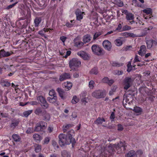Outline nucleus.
I'll return each mask as SVG.
<instances>
[{"label":"nucleus","mask_w":157,"mask_h":157,"mask_svg":"<svg viewBox=\"0 0 157 157\" xmlns=\"http://www.w3.org/2000/svg\"><path fill=\"white\" fill-rule=\"evenodd\" d=\"M74 132V130L71 129L66 134H60L58 136L59 143L60 145L62 146L71 143L72 147H74L76 141L75 139L72 137V136L71 133H73Z\"/></svg>","instance_id":"1"},{"label":"nucleus","mask_w":157,"mask_h":157,"mask_svg":"<svg viewBox=\"0 0 157 157\" xmlns=\"http://www.w3.org/2000/svg\"><path fill=\"white\" fill-rule=\"evenodd\" d=\"M91 48L93 53L97 56L103 55L105 53V52L102 48L97 44L93 45Z\"/></svg>","instance_id":"2"},{"label":"nucleus","mask_w":157,"mask_h":157,"mask_svg":"<svg viewBox=\"0 0 157 157\" xmlns=\"http://www.w3.org/2000/svg\"><path fill=\"white\" fill-rule=\"evenodd\" d=\"M81 64V62L76 58H73L69 62L70 67L73 71H76L77 68L79 67Z\"/></svg>","instance_id":"3"},{"label":"nucleus","mask_w":157,"mask_h":157,"mask_svg":"<svg viewBox=\"0 0 157 157\" xmlns=\"http://www.w3.org/2000/svg\"><path fill=\"white\" fill-rule=\"evenodd\" d=\"M92 95L97 99L104 98L105 96L106 92L105 90H96L92 92Z\"/></svg>","instance_id":"4"},{"label":"nucleus","mask_w":157,"mask_h":157,"mask_svg":"<svg viewBox=\"0 0 157 157\" xmlns=\"http://www.w3.org/2000/svg\"><path fill=\"white\" fill-rule=\"evenodd\" d=\"M47 124V123L41 121L36 124L34 130L35 132L43 131L46 128Z\"/></svg>","instance_id":"5"},{"label":"nucleus","mask_w":157,"mask_h":157,"mask_svg":"<svg viewBox=\"0 0 157 157\" xmlns=\"http://www.w3.org/2000/svg\"><path fill=\"white\" fill-rule=\"evenodd\" d=\"M132 96L130 94H124L123 96V101H122L123 105L124 106V105L126 104L127 103L130 104V101H131L132 100Z\"/></svg>","instance_id":"6"},{"label":"nucleus","mask_w":157,"mask_h":157,"mask_svg":"<svg viewBox=\"0 0 157 157\" xmlns=\"http://www.w3.org/2000/svg\"><path fill=\"white\" fill-rule=\"evenodd\" d=\"M132 81L131 78L127 77L125 78L124 82V90H127L130 87Z\"/></svg>","instance_id":"7"},{"label":"nucleus","mask_w":157,"mask_h":157,"mask_svg":"<svg viewBox=\"0 0 157 157\" xmlns=\"http://www.w3.org/2000/svg\"><path fill=\"white\" fill-rule=\"evenodd\" d=\"M102 44L105 49L109 51H111L112 47V45L111 43L109 40H106L104 41Z\"/></svg>","instance_id":"8"},{"label":"nucleus","mask_w":157,"mask_h":157,"mask_svg":"<svg viewBox=\"0 0 157 157\" xmlns=\"http://www.w3.org/2000/svg\"><path fill=\"white\" fill-rule=\"evenodd\" d=\"M77 54L85 60H87L90 59L89 55L83 51H81L78 52Z\"/></svg>","instance_id":"9"},{"label":"nucleus","mask_w":157,"mask_h":157,"mask_svg":"<svg viewBox=\"0 0 157 157\" xmlns=\"http://www.w3.org/2000/svg\"><path fill=\"white\" fill-rule=\"evenodd\" d=\"M47 100L50 103L53 104L55 106H57L59 104V102L57 101V97H48Z\"/></svg>","instance_id":"10"},{"label":"nucleus","mask_w":157,"mask_h":157,"mask_svg":"<svg viewBox=\"0 0 157 157\" xmlns=\"http://www.w3.org/2000/svg\"><path fill=\"white\" fill-rule=\"evenodd\" d=\"M13 53V52L11 51L6 52L4 49H2L0 51V58L9 56Z\"/></svg>","instance_id":"11"},{"label":"nucleus","mask_w":157,"mask_h":157,"mask_svg":"<svg viewBox=\"0 0 157 157\" xmlns=\"http://www.w3.org/2000/svg\"><path fill=\"white\" fill-rule=\"evenodd\" d=\"M20 122L19 119H12L11 120V123L10 124V127L13 129H14L17 126Z\"/></svg>","instance_id":"12"},{"label":"nucleus","mask_w":157,"mask_h":157,"mask_svg":"<svg viewBox=\"0 0 157 157\" xmlns=\"http://www.w3.org/2000/svg\"><path fill=\"white\" fill-rule=\"evenodd\" d=\"M70 78V74L69 73L65 72L60 75L59 80L60 81L62 82L66 79H69Z\"/></svg>","instance_id":"13"},{"label":"nucleus","mask_w":157,"mask_h":157,"mask_svg":"<svg viewBox=\"0 0 157 157\" xmlns=\"http://www.w3.org/2000/svg\"><path fill=\"white\" fill-rule=\"evenodd\" d=\"M79 38L78 36L75 38L74 40V42L75 43V45L78 48H81L84 44V42L82 41H76L78 40Z\"/></svg>","instance_id":"14"},{"label":"nucleus","mask_w":157,"mask_h":157,"mask_svg":"<svg viewBox=\"0 0 157 157\" xmlns=\"http://www.w3.org/2000/svg\"><path fill=\"white\" fill-rule=\"evenodd\" d=\"M41 115L43 117V120L44 121H48L50 120V116L49 114L47 113L46 110H44V112H43Z\"/></svg>","instance_id":"15"},{"label":"nucleus","mask_w":157,"mask_h":157,"mask_svg":"<svg viewBox=\"0 0 157 157\" xmlns=\"http://www.w3.org/2000/svg\"><path fill=\"white\" fill-rule=\"evenodd\" d=\"M114 147H115L117 149H119V148L122 147L124 150L125 149V147L126 145H125V141L122 142L120 141L119 143L117 144H114L113 145Z\"/></svg>","instance_id":"16"},{"label":"nucleus","mask_w":157,"mask_h":157,"mask_svg":"<svg viewBox=\"0 0 157 157\" xmlns=\"http://www.w3.org/2000/svg\"><path fill=\"white\" fill-rule=\"evenodd\" d=\"M56 91L58 93L61 99L63 100L65 99V97L64 96L65 95V92L63 89L58 87Z\"/></svg>","instance_id":"17"},{"label":"nucleus","mask_w":157,"mask_h":157,"mask_svg":"<svg viewBox=\"0 0 157 157\" xmlns=\"http://www.w3.org/2000/svg\"><path fill=\"white\" fill-rule=\"evenodd\" d=\"M146 47L144 45H141L140 47V49L138 53L139 55L141 56H144L146 52Z\"/></svg>","instance_id":"18"},{"label":"nucleus","mask_w":157,"mask_h":157,"mask_svg":"<svg viewBox=\"0 0 157 157\" xmlns=\"http://www.w3.org/2000/svg\"><path fill=\"white\" fill-rule=\"evenodd\" d=\"M84 13L81 12L79 9L77 10L75 12V14L76 16L77 19L78 20H80L83 18L82 14Z\"/></svg>","instance_id":"19"},{"label":"nucleus","mask_w":157,"mask_h":157,"mask_svg":"<svg viewBox=\"0 0 157 157\" xmlns=\"http://www.w3.org/2000/svg\"><path fill=\"white\" fill-rule=\"evenodd\" d=\"M91 39L90 35L89 34H87L83 36L82 38V41L84 43L86 44L90 41Z\"/></svg>","instance_id":"20"},{"label":"nucleus","mask_w":157,"mask_h":157,"mask_svg":"<svg viewBox=\"0 0 157 157\" xmlns=\"http://www.w3.org/2000/svg\"><path fill=\"white\" fill-rule=\"evenodd\" d=\"M33 138L35 140L38 142H40L42 139L41 136L37 134H34L33 136Z\"/></svg>","instance_id":"21"},{"label":"nucleus","mask_w":157,"mask_h":157,"mask_svg":"<svg viewBox=\"0 0 157 157\" xmlns=\"http://www.w3.org/2000/svg\"><path fill=\"white\" fill-rule=\"evenodd\" d=\"M42 19L40 17H36L34 20V23H35V26L36 27H37L41 22Z\"/></svg>","instance_id":"22"},{"label":"nucleus","mask_w":157,"mask_h":157,"mask_svg":"<svg viewBox=\"0 0 157 157\" xmlns=\"http://www.w3.org/2000/svg\"><path fill=\"white\" fill-rule=\"evenodd\" d=\"M44 110H43L40 107L37 108L34 111V113L37 115H39L40 114H42Z\"/></svg>","instance_id":"23"},{"label":"nucleus","mask_w":157,"mask_h":157,"mask_svg":"<svg viewBox=\"0 0 157 157\" xmlns=\"http://www.w3.org/2000/svg\"><path fill=\"white\" fill-rule=\"evenodd\" d=\"M136 155L135 151L131 150L128 152L126 155V157H134Z\"/></svg>","instance_id":"24"},{"label":"nucleus","mask_w":157,"mask_h":157,"mask_svg":"<svg viewBox=\"0 0 157 157\" xmlns=\"http://www.w3.org/2000/svg\"><path fill=\"white\" fill-rule=\"evenodd\" d=\"M64 84L65 88L67 89V91L70 90L72 86V84L70 82H65Z\"/></svg>","instance_id":"25"},{"label":"nucleus","mask_w":157,"mask_h":157,"mask_svg":"<svg viewBox=\"0 0 157 157\" xmlns=\"http://www.w3.org/2000/svg\"><path fill=\"white\" fill-rule=\"evenodd\" d=\"M105 121V120L104 118H101L100 117H98L95 121V123L97 124H101L103 122Z\"/></svg>","instance_id":"26"},{"label":"nucleus","mask_w":157,"mask_h":157,"mask_svg":"<svg viewBox=\"0 0 157 157\" xmlns=\"http://www.w3.org/2000/svg\"><path fill=\"white\" fill-rule=\"evenodd\" d=\"M35 147V151L36 152H40L41 149V145L38 144H35L34 145Z\"/></svg>","instance_id":"27"},{"label":"nucleus","mask_w":157,"mask_h":157,"mask_svg":"<svg viewBox=\"0 0 157 157\" xmlns=\"http://www.w3.org/2000/svg\"><path fill=\"white\" fill-rule=\"evenodd\" d=\"M126 18L128 20H134V15L131 13H129L127 14Z\"/></svg>","instance_id":"28"},{"label":"nucleus","mask_w":157,"mask_h":157,"mask_svg":"<svg viewBox=\"0 0 157 157\" xmlns=\"http://www.w3.org/2000/svg\"><path fill=\"white\" fill-rule=\"evenodd\" d=\"M12 137L14 140L15 142H19L21 140L19 136L17 134H13Z\"/></svg>","instance_id":"29"},{"label":"nucleus","mask_w":157,"mask_h":157,"mask_svg":"<svg viewBox=\"0 0 157 157\" xmlns=\"http://www.w3.org/2000/svg\"><path fill=\"white\" fill-rule=\"evenodd\" d=\"M1 84L2 86L6 87L9 86L11 85V84L10 82L4 80H1Z\"/></svg>","instance_id":"30"},{"label":"nucleus","mask_w":157,"mask_h":157,"mask_svg":"<svg viewBox=\"0 0 157 157\" xmlns=\"http://www.w3.org/2000/svg\"><path fill=\"white\" fill-rule=\"evenodd\" d=\"M91 74L97 75L98 73V69L97 67H94L90 71Z\"/></svg>","instance_id":"31"},{"label":"nucleus","mask_w":157,"mask_h":157,"mask_svg":"<svg viewBox=\"0 0 157 157\" xmlns=\"http://www.w3.org/2000/svg\"><path fill=\"white\" fill-rule=\"evenodd\" d=\"M40 105L42 108L44 109H47L49 107V104H48L46 101L40 103Z\"/></svg>","instance_id":"32"},{"label":"nucleus","mask_w":157,"mask_h":157,"mask_svg":"<svg viewBox=\"0 0 157 157\" xmlns=\"http://www.w3.org/2000/svg\"><path fill=\"white\" fill-rule=\"evenodd\" d=\"M37 100L41 103L46 101L45 98L42 96H39L37 97Z\"/></svg>","instance_id":"33"},{"label":"nucleus","mask_w":157,"mask_h":157,"mask_svg":"<svg viewBox=\"0 0 157 157\" xmlns=\"http://www.w3.org/2000/svg\"><path fill=\"white\" fill-rule=\"evenodd\" d=\"M152 40H147V48L148 49H150L152 47Z\"/></svg>","instance_id":"34"},{"label":"nucleus","mask_w":157,"mask_h":157,"mask_svg":"<svg viewBox=\"0 0 157 157\" xmlns=\"http://www.w3.org/2000/svg\"><path fill=\"white\" fill-rule=\"evenodd\" d=\"M62 155L63 157H71V155L70 153L65 150L61 152Z\"/></svg>","instance_id":"35"},{"label":"nucleus","mask_w":157,"mask_h":157,"mask_svg":"<svg viewBox=\"0 0 157 157\" xmlns=\"http://www.w3.org/2000/svg\"><path fill=\"white\" fill-rule=\"evenodd\" d=\"M133 111L136 113H141L142 111V110L141 108L138 107H136L134 108Z\"/></svg>","instance_id":"36"},{"label":"nucleus","mask_w":157,"mask_h":157,"mask_svg":"<svg viewBox=\"0 0 157 157\" xmlns=\"http://www.w3.org/2000/svg\"><path fill=\"white\" fill-rule=\"evenodd\" d=\"M101 34L102 33L101 32H96L94 35L93 37V40H96Z\"/></svg>","instance_id":"37"},{"label":"nucleus","mask_w":157,"mask_h":157,"mask_svg":"<svg viewBox=\"0 0 157 157\" xmlns=\"http://www.w3.org/2000/svg\"><path fill=\"white\" fill-rule=\"evenodd\" d=\"M49 95L51 96V97H57L56 94L55 90H50L49 93Z\"/></svg>","instance_id":"38"},{"label":"nucleus","mask_w":157,"mask_h":157,"mask_svg":"<svg viewBox=\"0 0 157 157\" xmlns=\"http://www.w3.org/2000/svg\"><path fill=\"white\" fill-rule=\"evenodd\" d=\"M33 111L32 110L25 111L23 112V114L24 116L27 117L32 113Z\"/></svg>","instance_id":"39"},{"label":"nucleus","mask_w":157,"mask_h":157,"mask_svg":"<svg viewBox=\"0 0 157 157\" xmlns=\"http://www.w3.org/2000/svg\"><path fill=\"white\" fill-rule=\"evenodd\" d=\"M123 63H119L117 62H113L112 63V65L113 67H119L123 65Z\"/></svg>","instance_id":"40"},{"label":"nucleus","mask_w":157,"mask_h":157,"mask_svg":"<svg viewBox=\"0 0 157 157\" xmlns=\"http://www.w3.org/2000/svg\"><path fill=\"white\" fill-rule=\"evenodd\" d=\"M79 101V99L76 96H74L73 97V99L72 100V103L73 104H76Z\"/></svg>","instance_id":"41"},{"label":"nucleus","mask_w":157,"mask_h":157,"mask_svg":"<svg viewBox=\"0 0 157 157\" xmlns=\"http://www.w3.org/2000/svg\"><path fill=\"white\" fill-rule=\"evenodd\" d=\"M115 43L117 46H121L122 44V40L119 39H117L115 41Z\"/></svg>","instance_id":"42"},{"label":"nucleus","mask_w":157,"mask_h":157,"mask_svg":"<svg viewBox=\"0 0 157 157\" xmlns=\"http://www.w3.org/2000/svg\"><path fill=\"white\" fill-rule=\"evenodd\" d=\"M71 125L70 124H67L65 126L63 127V130L64 132H66L68 130L69 128L71 127Z\"/></svg>","instance_id":"43"},{"label":"nucleus","mask_w":157,"mask_h":157,"mask_svg":"<svg viewBox=\"0 0 157 157\" xmlns=\"http://www.w3.org/2000/svg\"><path fill=\"white\" fill-rule=\"evenodd\" d=\"M95 82L93 80H91L89 82V86L90 88L91 89H93L94 87V84Z\"/></svg>","instance_id":"44"},{"label":"nucleus","mask_w":157,"mask_h":157,"mask_svg":"<svg viewBox=\"0 0 157 157\" xmlns=\"http://www.w3.org/2000/svg\"><path fill=\"white\" fill-rule=\"evenodd\" d=\"M52 145L55 148H59V146L57 143V142L55 140H53L52 142Z\"/></svg>","instance_id":"45"},{"label":"nucleus","mask_w":157,"mask_h":157,"mask_svg":"<svg viewBox=\"0 0 157 157\" xmlns=\"http://www.w3.org/2000/svg\"><path fill=\"white\" fill-rule=\"evenodd\" d=\"M28 104L31 105H37L38 104V102L36 101H33L28 102Z\"/></svg>","instance_id":"46"},{"label":"nucleus","mask_w":157,"mask_h":157,"mask_svg":"<svg viewBox=\"0 0 157 157\" xmlns=\"http://www.w3.org/2000/svg\"><path fill=\"white\" fill-rule=\"evenodd\" d=\"M35 131L33 128H29L26 131V132L28 134H31Z\"/></svg>","instance_id":"47"},{"label":"nucleus","mask_w":157,"mask_h":157,"mask_svg":"<svg viewBox=\"0 0 157 157\" xmlns=\"http://www.w3.org/2000/svg\"><path fill=\"white\" fill-rule=\"evenodd\" d=\"M128 69L127 71L128 72H130L132 69V67L131 65V63L130 62H129L127 64Z\"/></svg>","instance_id":"48"},{"label":"nucleus","mask_w":157,"mask_h":157,"mask_svg":"<svg viewBox=\"0 0 157 157\" xmlns=\"http://www.w3.org/2000/svg\"><path fill=\"white\" fill-rule=\"evenodd\" d=\"M152 47L155 48L157 47V42L155 40H152Z\"/></svg>","instance_id":"49"},{"label":"nucleus","mask_w":157,"mask_h":157,"mask_svg":"<svg viewBox=\"0 0 157 157\" xmlns=\"http://www.w3.org/2000/svg\"><path fill=\"white\" fill-rule=\"evenodd\" d=\"M50 139L48 137H46L45 138L44 141V144H48L49 142Z\"/></svg>","instance_id":"50"},{"label":"nucleus","mask_w":157,"mask_h":157,"mask_svg":"<svg viewBox=\"0 0 157 157\" xmlns=\"http://www.w3.org/2000/svg\"><path fill=\"white\" fill-rule=\"evenodd\" d=\"M143 12L146 13L147 14H149L151 13V9L149 10L145 9L143 11Z\"/></svg>","instance_id":"51"},{"label":"nucleus","mask_w":157,"mask_h":157,"mask_svg":"<svg viewBox=\"0 0 157 157\" xmlns=\"http://www.w3.org/2000/svg\"><path fill=\"white\" fill-rule=\"evenodd\" d=\"M131 27L128 25H125L123 27V30L126 31L131 29Z\"/></svg>","instance_id":"52"},{"label":"nucleus","mask_w":157,"mask_h":157,"mask_svg":"<svg viewBox=\"0 0 157 157\" xmlns=\"http://www.w3.org/2000/svg\"><path fill=\"white\" fill-rule=\"evenodd\" d=\"M17 3V2H16L13 4H12V5H10L6 7V9L8 10L12 8Z\"/></svg>","instance_id":"53"},{"label":"nucleus","mask_w":157,"mask_h":157,"mask_svg":"<svg viewBox=\"0 0 157 157\" xmlns=\"http://www.w3.org/2000/svg\"><path fill=\"white\" fill-rule=\"evenodd\" d=\"M123 127L120 124H119L118 125L117 130L118 131H122L123 130Z\"/></svg>","instance_id":"54"},{"label":"nucleus","mask_w":157,"mask_h":157,"mask_svg":"<svg viewBox=\"0 0 157 157\" xmlns=\"http://www.w3.org/2000/svg\"><path fill=\"white\" fill-rule=\"evenodd\" d=\"M109 79L108 77H105L102 79V81L104 83H107Z\"/></svg>","instance_id":"55"},{"label":"nucleus","mask_w":157,"mask_h":157,"mask_svg":"<svg viewBox=\"0 0 157 157\" xmlns=\"http://www.w3.org/2000/svg\"><path fill=\"white\" fill-rule=\"evenodd\" d=\"M134 61V63L140 61L139 60V59L138 56L137 55H136L135 56Z\"/></svg>","instance_id":"56"},{"label":"nucleus","mask_w":157,"mask_h":157,"mask_svg":"<svg viewBox=\"0 0 157 157\" xmlns=\"http://www.w3.org/2000/svg\"><path fill=\"white\" fill-rule=\"evenodd\" d=\"M128 34V37H134L136 36V34H134L133 33H129Z\"/></svg>","instance_id":"57"},{"label":"nucleus","mask_w":157,"mask_h":157,"mask_svg":"<svg viewBox=\"0 0 157 157\" xmlns=\"http://www.w3.org/2000/svg\"><path fill=\"white\" fill-rule=\"evenodd\" d=\"M71 116L73 118H75L77 117V113L75 112H73L72 113Z\"/></svg>","instance_id":"58"},{"label":"nucleus","mask_w":157,"mask_h":157,"mask_svg":"<svg viewBox=\"0 0 157 157\" xmlns=\"http://www.w3.org/2000/svg\"><path fill=\"white\" fill-rule=\"evenodd\" d=\"M67 39V37L64 36H62L60 37V40L63 42L64 43Z\"/></svg>","instance_id":"59"},{"label":"nucleus","mask_w":157,"mask_h":157,"mask_svg":"<svg viewBox=\"0 0 157 157\" xmlns=\"http://www.w3.org/2000/svg\"><path fill=\"white\" fill-rule=\"evenodd\" d=\"M110 118L111 119H114L115 118V114L114 112H112L111 114Z\"/></svg>","instance_id":"60"},{"label":"nucleus","mask_w":157,"mask_h":157,"mask_svg":"<svg viewBox=\"0 0 157 157\" xmlns=\"http://www.w3.org/2000/svg\"><path fill=\"white\" fill-rule=\"evenodd\" d=\"M71 53V51H67L66 52V54L64 56V57L66 58H67V56H69L70 55Z\"/></svg>","instance_id":"61"},{"label":"nucleus","mask_w":157,"mask_h":157,"mask_svg":"<svg viewBox=\"0 0 157 157\" xmlns=\"http://www.w3.org/2000/svg\"><path fill=\"white\" fill-rule=\"evenodd\" d=\"M66 25L67 27L71 28L72 26L73 25L72 24L69 22H67V23H66Z\"/></svg>","instance_id":"62"},{"label":"nucleus","mask_w":157,"mask_h":157,"mask_svg":"<svg viewBox=\"0 0 157 157\" xmlns=\"http://www.w3.org/2000/svg\"><path fill=\"white\" fill-rule=\"evenodd\" d=\"M122 27V26L121 24H119L118 25L117 28H116V30H120L121 29V28Z\"/></svg>","instance_id":"63"},{"label":"nucleus","mask_w":157,"mask_h":157,"mask_svg":"<svg viewBox=\"0 0 157 157\" xmlns=\"http://www.w3.org/2000/svg\"><path fill=\"white\" fill-rule=\"evenodd\" d=\"M114 82V81L113 80H109L107 84L109 86L111 85Z\"/></svg>","instance_id":"64"}]
</instances>
